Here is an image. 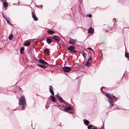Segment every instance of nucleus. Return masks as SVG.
<instances>
[{
    "mask_svg": "<svg viewBox=\"0 0 129 129\" xmlns=\"http://www.w3.org/2000/svg\"><path fill=\"white\" fill-rule=\"evenodd\" d=\"M92 61V57L90 56L88 59V61L86 63L85 66L89 67Z\"/></svg>",
    "mask_w": 129,
    "mask_h": 129,
    "instance_id": "5",
    "label": "nucleus"
},
{
    "mask_svg": "<svg viewBox=\"0 0 129 129\" xmlns=\"http://www.w3.org/2000/svg\"><path fill=\"white\" fill-rule=\"evenodd\" d=\"M69 41V43L70 44L74 45L76 42V40L73 39L71 37H70Z\"/></svg>",
    "mask_w": 129,
    "mask_h": 129,
    "instance_id": "6",
    "label": "nucleus"
},
{
    "mask_svg": "<svg viewBox=\"0 0 129 129\" xmlns=\"http://www.w3.org/2000/svg\"><path fill=\"white\" fill-rule=\"evenodd\" d=\"M84 123L87 125H88L89 123V122L86 119L84 120Z\"/></svg>",
    "mask_w": 129,
    "mask_h": 129,
    "instance_id": "17",
    "label": "nucleus"
},
{
    "mask_svg": "<svg viewBox=\"0 0 129 129\" xmlns=\"http://www.w3.org/2000/svg\"><path fill=\"white\" fill-rule=\"evenodd\" d=\"M94 31V30L92 27H90L88 29V33L90 34L92 33Z\"/></svg>",
    "mask_w": 129,
    "mask_h": 129,
    "instance_id": "12",
    "label": "nucleus"
},
{
    "mask_svg": "<svg viewBox=\"0 0 129 129\" xmlns=\"http://www.w3.org/2000/svg\"><path fill=\"white\" fill-rule=\"evenodd\" d=\"M87 16L89 17L90 18H91L92 16V15L91 14H87Z\"/></svg>",
    "mask_w": 129,
    "mask_h": 129,
    "instance_id": "27",
    "label": "nucleus"
},
{
    "mask_svg": "<svg viewBox=\"0 0 129 129\" xmlns=\"http://www.w3.org/2000/svg\"><path fill=\"white\" fill-rule=\"evenodd\" d=\"M93 125H88V129H91V128L93 127Z\"/></svg>",
    "mask_w": 129,
    "mask_h": 129,
    "instance_id": "26",
    "label": "nucleus"
},
{
    "mask_svg": "<svg viewBox=\"0 0 129 129\" xmlns=\"http://www.w3.org/2000/svg\"><path fill=\"white\" fill-rule=\"evenodd\" d=\"M87 49H89L92 50V51L93 52V53L94 52V51L91 48H89L88 47V48Z\"/></svg>",
    "mask_w": 129,
    "mask_h": 129,
    "instance_id": "28",
    "label": "nucleus"
},
{
    "mask_svg": "<svg viewBox=\"0 0 129 129\" xmlns=\"http://www.w3.org/2000/svg\"><path fill=\"white\" fill-rule=\"evenodd\" d=\"M24 50V48L23 47H21L20 49V53L21 54H23V51Z\"/></svg>",
    "mask_w": 129,
    "mask_h": 129,
    "instance_id": "23",
    "label": "nucleus"
},
{
    "mask_svg": "<svg viewBox=\"0 0 129 129\" xmlns=\"http://www.w3.org/2000/svg\"><path fill=\"white\" fill-rule=\"evenodd\" d=\"M24 45L25 46H28L30 45V43L29 42H27L24 43Z\"/></svg>",
    "mask_w": 129,
    "mask_h": 129,
    "instance_id": "20",
    "label": "nucleus"
},
{
    "mask_svg": "<svg viewBox=\"0 0 129 129\" xmlns=\"http://www.w3.org/2000/svg\"><path fill=\"white\" fill-rule=\"evenodd\" d=\"M37 61L40 63H42L44 64H47L48 63L44 60L42 59H37Z\"/></svg>",
    "mask_w": 129,
    "mask_h": 129,
    "instance_id": "8",
    "label": "nucleus"
},
{
    "mask_svg": "<svg viewBox=\"0 0 129 129\" xmlns=\"http://www.w3.org/2000/svg\"><path fill=\"white\" fill-rule=\"evenodd\" d=\"M72 109V108L70 107H68L67 108H66L64 109V110L66 111L68 110L69 111L70 110H71Z\"/></svg>",
    "mask_w": 129,
    "mask_h": 129,
    "instance_id": "21",
    "label": "nucleus"
},
{
    "mask_svg": "<svg viewBox=\"0 0 129 129\" xmlns=\"http://www.w3.org/2000/svg\"><path fill=\"white\" fill-rule=\"evenodd\" d=\"M81 53L83 55V56L84 58V59L86 58V56L87 55V53H85L84 51L81 52Z\"/></svg>",
    "mask_w": 129,
    "mask_h": 129,
    "instance_id": "18",
    "label": "nucleus"
},
{
    "mask_svg": "<svg viewBox=\"0 0 129 129\" xmlns=\"http://www.w3.org/2000/svg\"><path fill=\"white\" fill-rule=\"evenodd\" d=\"M103 88V87H101V91H102V89Z\"/></svg>",
    "mask_w": 129,
    "mask_h": 129,
    "instance_id": "31",
    "label": "nucleus"
},
{
    "mask_svg": "<svg viewBox=\"0 0 129 129\" xmlns=\"http://www.w3.org/2000/svg\"><path fill=\"white\" fill-rule=\"evenodd\" d=\"M7 22L8 23H9V21H8V20H6Z\"/></svg>",
    "mask_w": 129,
    "mask_h": 129,
    "instance_id": "33",
    "label": "nucleus"
},
{
    "mask_svg": "<svg viewBox=\"0 0 129 129\" xmlns=\"http://www.w3.org/2000/svg\"><path fill=\"white\" fill-rule=\"evenodd\" d=\"M50 97H51V101L55 103L56 102V100L55 97L52 95H51Z\"/></svg>",
    "mask_w": 129,
    "mask_h": 129,
    "instance_id": "13",
    "label": "nucleus"
},
{
    "mask_svg": "<svg viewBox=\"0 0 129 129\" xmlns=\"http://www.w3.org/2000/svg\"><path fill=\"white\" fill-rule=\"evenodd\" d=\"M109 102H110V104H111L112 103V102L110 101Z\"/></svg>",
    "mask_w": 129,
    "mask_h": 129,
    "instance_id": "32",
    "label": "nucleus"
},
{
    "mask_svg": "<svg viewBox=\"0 0 129 129\" xmlns=\"http://www.w3.org/2000/svg\"><path fill=\"white\" fill-rule=\"evenodd\" d=\"M125 57L129 59V54L128 52H125Z\"/></svg>",
    "mask_w": 129,
    "mask_h": 129,
    "instance_id": "22",
    "label": "nucleus"
},
{
    "mask_svg": "<svg viewBox=\"0 0 129 129\" xmlns=\"http://www.w3.org/2000/svg\"><path fill=\"white\" fill-rule=\"evenodd\" d=\"M106 95L108 98L111 100H115L117 98L113 94L112 95L109 93H107Z\"/></svg>",
    "mask_w": 129,
    "mask_h": 129,
    "instance_id": "2",
    "label": "nucleus"
},
{
    "mask_svg": "<svg viewBox=\"0 0 129 129\" xmlns=\"http://www.w3.org/2000/svg\"><path fill=\"white\" fill-rule=\"evenodd\" d=\"M3 17L6 20H7V18L6 17H5V16H4V15H3Z\"/></svg>",
    "mask_w": 129,
    "mask_h": 129,
    "instance_id": "30",
    "label": "nucleus"
},
{
    "mask_svg": "<svg viewBox=\"0 0 129 129\" xmlns=\"http://www.w3.org/2000/svg\"><path fill=\"white\" fill-rule=\"evenodd\" d=\"M53 87L52 86H49V91L51 93V94L54 95V91L53 90Z\"/></svg>",
    "mask_w": 129,
    "mask_h": 129,
    "instance_id": "11",
    "label": "nucleus"
},
{
    "mask_svg": "<svg viewBox=\"0 0 129 129\" xmlns=\"http://www.w3.org/2000/svg\"><path fill=\"white\" fill-rule=\"evenodd\" d=\"M3 5L4 6V8L7 7L8 6V5L6 3V2H3Z\"/></svg>",
    "mask_w": 129,
    "mask_h": 129,
    "instance_id": "24",
    "label": "nucleus"
},
{
    "mask_svg": "<svg viewBox=\"0 0 129 129\" xmlns=\"http://www.w3.org/2000/svg\"><path fill=\"white\" fill-rule=\"evenodd\" d=\"M57 98L59 102L61 103H64L65 104V103H64V101L63 99H62L61 97L59 95H58L57 94H56V95Z\"/></svg>",
    "mask_w": 129,
    "mask_h": 129,
    "instance_id": "9",
    "label": "nucleus"
},
{
    "mask_svg": "<svg viewBox=\"0 0 129 129\" xmlns=\"http://www.w3.org/2000/svg\"><path fill=\"white\" fill-rule=\"evenodd\" d=\"M47 32L50 35H52L55 33L54 31L51 30H48L47 31Z\"/></svg>",
    "mask_w": 129,
    "mask_h": 129,
    "instance_id": "14",
    "label": "nucleus"
},
{
    "mask_svg": "<svg viewBox=\"0 0 129 129\" xmlns=\"http://www.w3.org/2000/svg\"><path fill=\"white\" fill-rule=\"evenodd\" d=\"M32 17L34 19L35 21H37L38 20V19L36 17V15L33 12H31Z\"/></svg>",
    "mask_w": 129,
    "mask_h": 129,
    "instance_id": "10",
    "label": "nucleus"
},
{
    "mask_svg": "<svg viewBox=\"0 0 129 129\" xmlns=\"http://www.w3.org/2000/svg\"><path fill=\"white\" fill-rule=\"evenodd\" d=\"M75 49V47L73 46H70L68 48V50L70 51L71 53H74L76 52V50H74Z\"/></svg>",
    "mask_w": 129,
    "mask_h": 129,
    "instance_id": "3",
    "label": "nucleus"
},
{
    "mask_svg": "<svg viewBox=\"0 0 129 129\" xmlns=\"http://www.w3.org/2000/svg\"><path fill=\"white\" fill-rule=\"evenodd\" d=\"M47 42L49 44L51 43V39L50 38H47L46 40Z\"/></svg>",
    "mask_w": 129,
    "mask_h": 129,
    "instance_id": "15",
    "label": "nucleus"
},
{
    "mask_svg": "<svg viewBox=\"0 0 129 129\" xmlns=\"http://www.w3.org/2000/svg\"><path fill=\"white\" fill-rule=\"evenodd\" d=\"M19 104L20 105H22V109L24 110L26 107V100L24 96H22L19 100Z\"/></svg>",
    "mask_w": 129,
    "mask_h": 129,
    "instance_id": "1",
    "label": "nucleus"
},
{
    "mask_svg": "<svg viewBox=\"0 0 129 129\" xmlns=\"http://www.w3.org/2000/svg\"><path fill=\"white\" fill-rule=\"evenodd\" d=\"M43 52L45 53H48L49 52V51L48 48H46L44 50Z\"/></svg>",
    "mask_w": 129,
    "mask_h": 129,
    "instance_id": "19",
    "label": "nucleus"
},
{
    "mask_svg": "<svg viewBox=\"0 0 129 129\" xmlns=\"http://www.w3.org/2000/svg\"><path fill=\"white\" fill-rule=\"evenodd\" d=\"M113 104L112 105V106H113Z\"/></svg>",
    "mask_w": 129,
    "mask_h": 129,
    "instance_id": "34",
    "label": "nucleus"
},
{
    "mask_svg": "<svg viewBox=\"0 0 129 129\" xmlns=\"http://www.w3.org/2000/svg\"><path fill=\"white\" fill-rule=\"evenodd\" d=\"M91 129H98V128L97 127L93 126V128Z\"/></svg>",
    "mask_w": 129,
    "mask_h": 129,
    "instance_id": "29",
    "label": "nucleus"
},
{
    "mask_svg": "<svg viewBox=\"0 0 129 129\" xmlns=\"http://www.w3.org/2000/svg\"><path fill=\"white\" fill-rule=\"evenodd\" d=\"M37 65L38 66H39V67H41L42 68H46L47 67V66H45L44 65H43L37 64Z\"/></svg>",
    "mask_w": 129,
    "mask_h": 129,
    "instance_id": "16",
    "label": "nucleus"
},
{
    "mask_svg": "<svg viewBox=\"0 0 129 129\" xmlns=\"http://www.w3.org/2000/svg\"><path fill=\"white\" fill-rule=\"evenodd\" d=\"M51 38L58 42L59 41L60 39L59 37L56 35L54 36L53 37H51Z\"/></svg>",
    "mask_w": 129,
    "mask_h": 129,
    "instance_id": "7",
    "label": "nucleus"
},
{
    "mask_svg": "<svg viewBox=\"0 0 129 129\" xmlns=\"http://www.w3.org/2000/svg\"><path fill=\"white\" fill-rule=\"evenodd\" d=\"M13 36L12 34H10L9 36V37L8 38L10 40H11L13 38Z\"/></svg>",
    "mask_w": 129,
    "mask_h": 129,
    "instance_id": "25",
    "label": "nucleus"
},
{
    "mask_svg": "<svg viewBox=\"0 0 129 129\" xmlns=\"http://www.w3.org/2000/svg\"><path fill=\"white\" fill-rule=\"evenodd\" d=\"M71 67H63V70L64 72H69L71 71Z\"/></svg>",
    "mask_w": 129,
    "mask_h": 129,
    "instance_id": "4",
    "label": "nucleus"
}]
</instances>
